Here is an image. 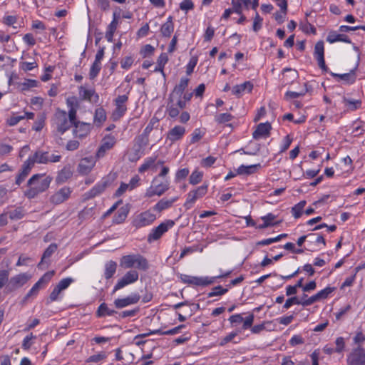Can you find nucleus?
<instances>
[{"mask_svg":"<svg viewBox=\"0 0 365 365\" xmlns=\"http://www.w3.org/2000/svg\"><path fill=\"white\" fill-rule=\"evenodd\" d=\"M52 181V178L46 174H35L27 182L29 189L25 192V195L32 199L38 194L46 191Z\"/></svg>","mask_w":365,"mask_h":365,"instance_id":"1","label":"nucleus"},{"mask_svg":"<svg viewBox=\"0 0 365 365\" xmlns=\"http://www.w3.org/2000/svg\"><path fill=\"white\" fill-rule=\"evenodd\" d=\"M189 79L185 77L181 78L180 83L176 85L173 91L170 93L168 97V102L166 107V112L171 118H175L179 115V109L173 108V102L175 101L176 97L182 96L185 90L188 86Z\"/></svg>","mask_w":365,"mask_h":365,"instance_id":"2","label":"nucleus"},{"mask_svg":"<svg viewBox=\"0 0 365 365\" xmlns=\"http://www.w3.org/2000/svg\"><path fill=\"white\" fill-rule=\"evenodd\" d=\"M158 177H155L153 181L152 185L150 187L146 190L145 196L147 197H152L154 195L161 196L170 188L168 181L156 184Z\"/></svg>","mask_w":365,"mask_h":365,"instance_id":"3","label":"nucleus"},{"mask_svg":"<svg viewBox=\"0 0 365 365\" xmlns=\"http://www.w3.org/2000/svg\"><path fill=\"white\" fill-rule=\"evenodd\" d=\"M73 282L71 277H66L62 279L53 288V291L49 295L48 299L46 300V304L57 301L59 299L61 292L67 289L70 284Z\"/></svg>","mask_w":365,"mask_h":365,"instance_id":"4","label":"nucleus"},{"mask_svg":"<svg viewBox=\"0 0 365 365\" xmlns=\"http://www.w3.org/2000/svg\"><path fill=\"white\" fill-rule=\"evenodd\" d=\"M207 187L208 185L204 184L195 190L190 191L187 193L184 207H185L186 209H190L197 199L201 198L206 195L207 192Z\"/></svg>","mask_w":365,"mask_h":365,"instance_id":"5","label":"nucleus"},{"mask_svg":"<svg viewBox=\"0 0 365 365\" xmlns=\"http://www.w3.org/2000/svg\"><path fill=\"white\" fill-rule=\"evenodd\" d=\"M174 225V221L171 220L160 223L158 227L152 230L151 232L148 235V241L150 242L160 239L161 236L167 232L169 228L173 227Z\"/></svg>","mask_w":365,"mask_h":365,"instance_id":"6","label":"nucleus"},{"mask_svg":"<svg viewBox=\"0 0 365 365\" xmlns=\"http://www.w3.org/2000/svg\"><path fill=\"white\" fill-rule=\"evenodd\" d=\"M139 274L135 270H130L127 272L123 277H121L115 284L113 293L119 290L125 286L135 282L138 279Z\"/></svg>","mask_w":365,"mask_h":365,"instance_id":"7","label":"nucleus"},{"mask_svg":"<svg viewBox=\"0 0 365 365\" xmlns=\"http://www.w3.org/2000/svg\"><path fill=\"white\" fill-rule=\"evenodd\" d=\"M347 365H365V350L361 346L354 349L347 356Z\"/></svg>","mask_w":365,"mask_h":365,"instance_id":"8","label":"nucleus"},{"mask_svg":"<svg viewBox=\"0 0 365 365\" xmlns=\"http://www.w3.org/2000/svg\"><path fill=\"white\" fill-rule=\"evenodd\" d=\"M128 100V97L126 95L118 96L115 100V109L113 112V118L114 120L120 119L125 114L127 110V106L125 105Z\"/></svg>","mask_w":365,"mask_h":365,"instance_id":"9","label":"nucleus"},{"mask_svg":"<svg viewBox=\"0 0 365 365\" xmlns=\"http://www.w3.org/2000/svg\"><path fill=\"white\" fill-rule=\"evenodd\" d=\"M155 220V215L150 211L143 212L138 215L133 221V225L136 228L149 225Z\"/></svg>","mask_w":365,"mask_h":365,"instance_id":"10","label":"nucleus"},{"mask_svg":"<svg viewBox=\"0 0 365 365\" xmlns=\"http://www.w3.org/2000/svg\"><path fill=\"white\" fill-rule=\"evenodd\" d=\"M140 299V296L138 293H133L126 297L115 299L113 304L115 308L123 309L129 305L137 304Z\"/></svg>","mask_w":365,"mask_h":365,"instance_id":"11","label":"nucleus"},{"mask_svg":"<svg viewBox=\"0 0 365 365\" xmlns=\"http://www.w3.org/2000/svg\"><path fill=\"white\" fill-rule=\"evenodd\" d=\"M110 180L107 178H103L101 182L96 184L89 191L85 193L86 199H91L96 196L101 194L106 188L110 185Z\"/></svg>","mask_w":365,"mask_h":365,"instance_id":"12","label":"nucleus"},{"mask_svg":"<svg viewBox=\"0 0 365 365\" xmlns=\"http://www.w3.org/2000/svg\"><path fill=\"white\" fill-rule=\"evenodd\" d=\"M56 120L57 130L61 134L68 130L73 125L68 119L67 114L65 111L57 113Z\"/></svg>","mask_w":365,"mask_h":365,"instance_id":"13","label":"nucleus"},{"mask_svg":"<svg viewBox=\"0 0 365 365\" xmlns=\"http://www.w3.org/2000/svg\"><path fill=\"white\" fill-rule=\"evenodd\" d=\"M58 245L56 243H51L43 252L41 259L38 264L37 267L38 269H43L47 268L50 264L49 258L53 253L56 252Z\"/></svg>","mask_w":365,"mask_h":365,"instance_id":"14","label":"nucleus"},{"mask_svg":"<svg viewBox=\"0 0 365 365\" xmlns=\"http://www.w3.org/2000/svg\"><path fill=\"white\" fill-rule=\"evenodd\" d=\"M71 193V190L69 187H63L51 196L50 202L54 205H59L68 200Z\"/></svg>","mask_w":365,"mask_h":365,"instance_id":"15","label":"nucleus"},{"mask_svg":"<svg viewBox=\"0 0 365 365\" xmlns=\"http://www.w3.org/2000/svg\"><path fill=\"white\" fill-rule=\"evenodd\" d=\"M254 314H251L245 319H244L241 314H234L229 318V321L232 324H238L243 322L242 329L246 330L250 328L254 322Z\"/></svg>","mask_w":365,"mask_h":365,"instance_id":"16","label":"nucleus"},{"mask_svg":"<svg viewBox=\"0 0 365 365\" xmlns=\"http://www.w3.org/2000/svg\"><path fill=\"white\" fill-rule=\"evenodd\" d=\"M34 160L31 158H28L23 164L22 168L20 170V173L16 177V184L19 185L28 176L29 173L31 172L32 168L34 167Z\"/></svg>","mask_w":365,"mask_h":365,"instance_id":"17","label":"nucleus"},{"mask_svg":"<svg viewBox=\"0 0 365 365\" xmlns=\"http://www.w3.org/2000/svg\"><path fill=\"white\" fill-rule=\"evenodd\" d=\"M271 129L272 126L269 123H261L257 126L256 130L253 132L252 137L255 140H258L260 138L269 137Z\"/></svg>","mask_w":365,"mask_h":365,"instance_id":"18","label":"nucleus"},{"mask_svg":"<svg viewBox=\"0 0 365 365\" xmlns=\"http://www.w3.org/2000/svg\"><path fill=\"white\" fill-rule=\"evenodd\" d=\"M115 143L116 140L114 136L110 135L106 136L103 139L102 144L98 150L97 156L98 158L103 157L107 150L113 147Z\"/></svg>","mask_w":365,"mask_h":365,"instance_id":"19","label":"nucleus"},{"mask_svg":"<svg viewBox=\"0 0 365 365\" xmlns=\"http://www.w3.org/2000/svg\"><path fill=\"white\" fill-rule=\"evenodd\" d=\"M73 134L80 138L86 137L91 130V124L78 121L73 125Z\"/></svg>","mask_w":365,"mask_h":365,"instance_id":"20","label":"nucleus"},{"mask_svg":"<svg viewBox=\"0 0 365 365\" xmlns=\"http://www.w3.org/2000/svg\"><path fill=\"white\" fill-rule=\"evenodd\" d=\"M79 94L83 100L88 101L93 103H97L99 96L94 89H86L83 86L79 88Z\"/></svg>","mask_w":365,"mask_h":365,"instance_id":"21","label":"nucleus"},{"mask_svg":"<svg viewBox=\"0 0 365 365\" xmlns=\"http://www.w3.org/2000/svg\"><path fill=\"white\" fill-rule=\"evenodd\" d=\"M185 133V128L181 125H175L167 134V140L174 143L181 139Z\"/></svg>","mask_w":365,"mask_h":365,"instance_id":"22","label":"nucleus"},{"mask_svg":"<svg viewBox=\"0 0 365 365\" xmlns=\"http://www.w3.org/2000/svg\"><path fill=\"white\" fill-rule=\"evenodd\" d=\"M327 41H328L330 43H334L337 41L351 43V40L347 35L343 34H338L335 31H330L329 32L328 36L327 37Z\"/></svg>","mask_w":365,"mask_h":365,"instance_id":"23","label":"nucleus"},{"mask_svg":"<svg viewBox=\"0 0 365 365\" xmlns=\"http://www.w3.org/2000/svg\"><path fill=\"white\" fill-rule=\"evenodd\" d=\"M29 279V277L26 274H19L10 279L9 286L14 289L25 284Z\"/></svg>","mask_w":365,"mask_h":365,"instance_id":"24","label":"nucleus"},{"mask_svg":"<svg viewBox=\"0 0 365 365\" xmlns=\"http://www.w3.org/2000/svg\"><path fill=\"white\" fill-rule=\"evenodd\" d=\"M73 175V171L70 165L65 166L61 169L56 178V182L58 185L66 182Z\"/></svg>","mask_w":365,"mask_h":365,"instance_id":"25","label":"nucleus"},{"mask_svg":"<svg viewBox=\"0 0 365 365\" xmlns=\"http://www.w3.org/2000/svg\"><path fill=\"white\" fill-rule=\"evenodd\" d=\"M94 161L91 158H83L78 164V172L81 174L86 175L89 173L94 166Z\"/></svg>","mask_w":365,"mask_h":365,"instance_id":"26","label":"nucleus"},{"mask_svg":"<svg viewBox=\"0 0 365 365\" xmlns=\"http://www.w3.org/2000/svg\"><path fill=\"white\" fill-rule=\"evenodd\" d=\"M193 93H183L180 97H176L175 101L173 102V108H178L179 111L186 107L187 102H189L192 96Z\"/></svg>","mask_w":365,"mask_h":365,"instance_id":"27","label":"nucleus"},{"mask_svg":"<svg viewBox=\"0 0 365 365\" xmlns=\"http://www.w3.org/2000/svg\"><path fill=\"white\" fill-rule=\"evenodd\" d=\"M178 200V197H174L170 200L162 198L153 207V210L160 212L163 210L170 208L173 206V203Z\"/></svg>","mask_w":365,"mask_h":365,"instance_id":"28","label":"nucleus"},{"mask_svg":"<svg viewBox=\"0 0 365 365\" xmlns=\"http://www.w3.org/2000/svg\"><path fill=\"white\" fill-rule=\"evenodd\" d=\"M357 66H358V63L356 64V66H355L354 68L351 69L350 71V72L347 73L337 74V73H334L333 72H330V74L333 77L339 78L341 80H343V81H346L348 84H352L356 81L355 71H356V70L357 68Z\"/></svg>","mask_w":365,"mask_h":365,"instance_id":"29","label":"nucleus"},{"mask_svg":"<svg viewBox=\"0 0 365 365\" xmlns=\"http://www.w3.org/2000/svg\"><path fill=\"white\" fill-rule=\"evenodd\" d=\"M173 16H170L165 23L160 28V33L163 37L169 38L174 31V23Z\"/></svg>","mask_w":365,"mask_h":365,"instance_id":"30","label":"nucleus"},{"mask_svg":"<svg viewBox=\"0 0 365 365\" xmlns=\"http://www.w3.org/2000/svg\"><path fill=\"white\" fill-rule=\"evenodd\" d=\"M129 210L128 205H125L120 207L115 214L113 222L115 224H120L123 222L128 215Z\"/></svg>","mask_w":365,"mask_h":365,"instance_id":"31","label":"nucleus"},{"mask_svg":"<svg viewBox=\"0 0 365 365\" xmlns=\"http://www.w3.org/2000/svg\"><path fill=\"white\" fill-rule=\"evenodd\" d=\"M215 283V278L210 277H192L191 284L200 287H207Z\"/></svg>","mask_w":365,"mask_h":365,"instance_id":"32","label":"nucleus"},{"mask_svg":"<svg viewBox=\"0 0 365 365\" xmlns=\"http://www.w3.org/2000/svg\"><path fill=\"white\" fill-rule=\"evenodd\" d=\"M253 88V84L250 81H245L242 84L236 85L232 88V94L240 96V95L245 91L250 93Z\"/></svg>","mask_w":365,"mask_h":365,"instance_id":"33","label":"nucleus"},{"mask_svg":"<svg viewBox=\"0 0 365 365\" xmlns=\"http://www.w3.org/2000/svg\"><path fill=\"white\" fill-rule=\"evenodd\" d=\"M261 168L259 163L251 165H240L237 170V175H251L256 173L258 168Z\"/></svg>","mask_w":365,"mask_h":365,"instance_id":"34","label":"nucleus"},{"mask_svg":"<svg viewBox=\"0 0 365 365\" xmlns=\"http://www.w3.org/2000/svg\"><path fill=\"white\" fill-rule=\"evenodd\" d=\"M135 265V255L123 256L120 259V266L124 269L134 267Z\"/></svg>","mask_w":365,"mask_h":365,"instance_id":"35","label":"nucleus"},{"mask_svg":"<svg viewBox=\"0 0 365 365\" xmlns=\"http://www.w3.org/2000/svg\"><path fill=\"white\" fill-rule=\"evenodd\" d=\"M117 26H118V21L116 19L115 14L114 13L113 14V19L110 23V24L108 26L107 31L106 33V38L108 40V41H109V42L113 41V34H114L115 31H116Z\"/></svg>","mask_w":365,"mask_h":365,"instance_id":"36","label":"nucleus"},{"mask_svg":"<svg viewBox=\"0 0 365 365\" xmlns=\"http://www.w3.org/2000/svg\"><path fill=\"white\" fill-rule=\"evenodd\" d=\"M117 263L113 260L107 262L105 264L104 275L106 279H110L116 272Z\"/></svg>","mask_w":365,"mask_h":365,"instance_id":"37","label":"nucleus"},{"mask_svg":"<svg viewBox=\"0 0 365 365\" xmlns=\"http://www.w3.org/2000/svg\"><path fill=\"white\" fill-rule=\"evenodd\" d=\"M106 120V113L105 109L103 108H96L94 114V123L98 126H101Z\"/></svg>","mask_w":365,"mask_h":365,"instance_id":"38","label":"nucleus"},{"mask_svg":"<svg viewBox=\"0 0 365 365\" xmlns=\"http://www.w3.org/2000/svg\"><path fill=\"white\" fill-rule=\"evenodd\" d=\"M118 312L113 309H109L105 302L101 304L97 310V316L99 317L105 316H113Z\"/></svg>","mask_w":365,"mask_h":365,"instance_id":"39","label":"nucleus"},{"mask_svg":"<svg viewBox=\"0 0 365 365\" xmlns=\"http://www.w3.org/2000/svg\"><path fill=\"white\" fill-rule=\"evenodd\" d=\"M134 267L140 270L146 271L149 268V263L145 257L137 254L135 255V265Z\"/></svg>","mask_w":365,"mask_h":365,"instance_id":"40","label":"nucleus"},{"mask_svg":"<svg viewBox=\"0 0 365 365\" xmlns=\"http://www.w3.org/2000/svg\"><path fill=\"white\" fill-rule=\"evenodd\" d=\"M48 152H41L36 151L32 156H30L29 158H31L34 160V163H48Z\"/></svg>","mask_w":365,"mask_h":365,"instance_id":"41","label":"nucleus"},{"mask_svg":"<svg viewBox=\"0 0 365 365\" xmlns=\"http://www.w3.org/2000/svg\"><path fill=\"white\" fill-rule=\"evenodd\" d=\"M307 244L312 245L314 243H322L326 245V241L322 235L317 233H309L307 235Z\"/></svg>","mask_w":365,"mask_h":365,"instance_id":"42","label":"nucleus"},{"mask_svg":"<svg viewBox=\"0 0 365 365\" xmlns=\"http://www.w3.org/2000/svg\"><path fill=\"white\" fill-rule=\"evenodd\" d=\"M38 82L33 79H26L24 82L19 83V88L21 92L29 91L30 88L37 87Z\"/></svg>","mask_w":365,"mask_h":365,"instance_id":"43","label":"nucleus"},{"mask_svg":"<svg viewBox=\"0 0 365 365\" xmlns=\"http://www.w3.org/2000/svg\"><path fill=\"white\" fill-rule=\"evenodd\" d=\"M168 61V56L167 53H163L160 55L158 58L157 63L158 66L155 68L154 71H160L162 74L165 76V73L163 71V68L165 65Z\"/></svg>","mask_w":365,"mask_h":365,"instance_id":"44","label":"nucleus"},{"mask_svg":"<svg viewBox=\"0 0 365 365\" xmlns=\"http://www.w3.org/2000/svg\"><path fill=\"white\" fill-rule=\"evenodd\" d=\"M251 4V0H232V4L235 13L242 14V5L247 7Z\"/></svg>","mask_w":365,"mask_h":365,"instance_id":"45","label":"nucleus"},{"mask_svg":"<svg viewBox=\"0 0 365 365\" xmlns=\"http://www.w3.org/2000/svg\"><path fill=\"white\" fill-rule=\"evenodd\" d=\"M229 290V288L227 287L226 288L222 287L221 285L216 286L213 287L210 292L207 294L208 297H213L215 296H222L226 294Z\"/></svg>","mask_w":365,"mask_h":365,"instance_id":"46","label":"nucleus"},{"mask_svg":"<svg viewBox=\"0 0 365 365\" xmlns=\"http://www.w3.org/2000/svg\"><path fill=\"white\" fill-rule=\"evenodd\" d=\"M305 205H306V201L302 200L292 207V212L293 216L295 218H299L301 217L302 213V210L304 209Z\"/></svg>","mask_w":365,"mask_h":365,"instance_id":"47","label":"nucleus"},{"mask_svg":"<svg viewBox=\"0 0 365 365\" xmlns=\"http://www.w3.org/2000/svg\"><path fill=\"white\" fill-rule=\"evenodd\" d=\"M156 157H150L145 160L144 163L139 167V173H144L148 168H150L155 162Z\"/></svg>","mask_w":365,"mask_h":365,"instance_id":"48","label":"nucleus"},{"mask_svg":"<svg viewBox=\"0 0 365 365\" xmlns=\"http://www.w3.org/2000/svg\"><path fill=\"white\" fill-rule=\"evenodd\" d=\"M202 173L195 170L192 173L189 178V182L192 185H197L202 181Z\"/></svg>","mask_w":365,"mask_h":365,"instance_id":"49","label":"nucleus"},{"mask_svg":"<svg viewBox=\"0 0 365 365\" xmlns=\"http://www.w3.org/2000/svg\"><path fill=\"white\" fill-rule=\"evenodd\" d=\"M314 54L316 58L324 56V47L323 41H319L315 44Z\"/></svg>","mask_w":365,"mask_h":365,"instance_id":"50","label":"nucleus"},{"mask_svg":"<svg viewBox=\"0 0 365 365\" xmlns=\"http://www.w3.org/2000/svg\"><path fill=\"white\" fill-rule=\"evenodd\" d=\"M7 213L9 215V218L11 220H20L24 215V211L21 207H18L15 210H11Z\"/></svg>","mask_w":365,"mask_h":365,"instance_id":"51","label":"nucleus"},{"mask_svg":"<svg viewBox=\"0 0 365 365\" xmlns=\"http://www.w3.org/2000/svg\"><path fill=\"white\" fill-rule=\"evenodd\" d=\"M140 311V309L138 307L135 308L131 310H126L121 312L118 313V318L119 319H124L127 317H135Z\"/></svg>","mask_w":365,"mask_h":365,"instance_id":"52","label":"nucleus"},{"mask_svg":"<svg viewBox=\"0 0 365 365\" xmlns=\"http://www.w3.org/2000/svg\"><path fill=\"white\" fill-rule=\"evenodd\" d=\"M101 63L93 62L89 72L91 79L95 78L101 71Z\"/></svg>","mask_w":365,"mask_h":365,"instance_id":"53","label":"nucleus"},{"mask_svg":"<svg viewBox=\"0 0 365 365\" xmlns=\"http://www.w3.org/2000/svg\"><path fill=\"white\" fill-rule=\"evenodd\" d=\"M233 116L227 113H220L215 116V121L218 123H224L232 120Z\"/></svg>","mask_w":365,"mask_h":365,"instance_id":"54","label":"nucleus"},{"mask_svg":"<svg viewBox=\"0 0 365 365\" xmlns=\"http://www.w3.org/2000/svg\"><path fill=\"white\" fill-rule=\"evenodd\" d=\"M335 290V287H327L324 289L318 292L317 294L319 299H327L328 296Z\"/></svg>","mask_w":365,"mask_h":365,"instance_id":"55","label":"nucleus"},{"mask_svg":"<svg viewBox=\"0 0 365 365\" xmlns=\"http://www.w3.org/2000/svg\"><path fill=\"white\" fill-rule=\"evenodd\" d=\"M262 21H263V19L262 17H260L259 14L257 12L255 14V16L254 18L253 26H252V29H253L254 31L257 32L259 30L261 29L262 26Z\"/></svg>","mask_w":365,"mask_h":365,"instance_id":"56","label":"nucleus"},{"mask_svg":"<svg viewBox=\"0 0 365 365\" xmlns=\"http://www.w3.org/2000/svg\"><path fill=\"white\" fill-rule=\"evenodd\" d=\"M93 207L91 208H84L83 210H81L78 213V217L81 220H86L89 217H91L93 215Z\"/></svg>","mask_w":365,"mask_h":365,"instance_id":"57","label":"nucleus"},{"mask_svg":"<svg viewBox=\"0 0 365 365\" xmlns=\"http://www.w3.org/2000/svg\"><path fill=\"white\" fill-rule=\"evenodd\" d=\"M293 304L302 305V301H300L297 297H292L286 300L284 304L283 305V308L287 309Z\"/></svg>","mask_w":365,"mask_h":365,"instance_id":"58","label":"nucleus"},{"mask_svg":"<svg viewBox=\"0 0 365 365\" xmlns=\"http://www.w3.org/2000/svg\"><path fill=\"white\" fill-rule=\"evenodd\" d=\"M33 339H36V336L33 335L32 333H31L30 334L27 335L23 340V342H22V348L24 349V350H29L31 346V341Z\"/></svg>","mask_w":365,"mask_h":365,"instance_id":"59","label":"nucleus"},{"mask_svg":"<svg viewBox=\"0 0 365 365\" xmlns=\"http://www.w3.org/2000/svg\"><path fill=\"white\" fill-rule=\"evenodd\" d=\"M204 133L201 131L200 128H196L194 130L192 133V137L190 140L191 143H195L198 142L203 136Z\"/></svg>","mask_w":365,"mask_h":365,"instance_id":"60","label":"nucleus"},{"mask_svg":"<svg viewBox=\"0 0 365 365\" xmlns=\"http://www.w3.org/2000/svg\"><path fill=\"white\" fill-rule=\"evenodd\" d=\"M302 29L304 33L307 34L309 32L312 33V34H317L316 28L312 24H311L307 20H306L305 23L302 25Z\"/></svg>","mask_w":365,"mask_h":365,"instance_id":"61","label":"nucleus"},{"mask_svg":"<svg viewBox=\"0 0 365 365\" xmlns=\"http://www.w3.org/2000/svg\"><path fill=\"white\" fill-rule=\"evenodd\" d=\"M194 8V4L191 0H183L180 4V9L182 11H187Z\"/></svg>","mask_w":365,"mask_h":365,"instance_id":"62","label":"nucleus"},{"mask_svg":"<svg viewBox=\"0 0 365 365\" xmlns=\"http://www.w3.org/2000/svg\"><path fill=\"white\" fill-rule=\"evenodd\" d=\"M304 343V338L300 335H294L289 340V344L292 346L303 344Z\"/></svg>","mask_w":365,"mask_h":365,"instance_id":"63","label":"nucleus"},{"mask_svg":"<svg viewBox=\"0 0 365 365\" xmlns=\"http://www.w3.org/2000/svg\"><path fill=\"white\" fill-rule=\"evenodd\" d=\"M188 168H182L180 169L177 171L175 174V180L179 181L182 179H185L189 174Z\"/></svg>","mask_w":365,"mask_h":365,"instance_id":"64","label":"nucleus"}]
</instances>
